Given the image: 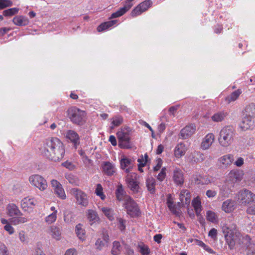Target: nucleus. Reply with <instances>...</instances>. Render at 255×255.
Instances as JSON below:
<instances>
[{
    "label": "nucleus",
    "mask_w": 255,
    "mask_h": 255,
    "mask_svg": "<svg viewBox=\"0 0 255 255\" xmlns=\"http://www.w3.org/2000/svg\"><path fill=\"white\" fill-rule=\"evenodd\" d=\"M133 166V161L127 157H124L121 160V166L122 169L125 170L126 173H129Z\"/></svg>",
    "instance_id": "nucleus-26"
},
{
    "label": "nucleus",
    "mask_w": 255,
    "mask_h": 255,
    "mask_svg": "<svg viewBox=\"0 0 255 255\" xmlns=\"http://www.w3.org/2000/svg\"><path fill=\"white\" fill-rule=\"evenodd\" d=\"M217 191L213 190H208L206 192V195L208 198H214L217 195Z\"/></svg>",
    "instance_id": "nucleus-60"
},
{
    "label": "nucleus",
    "mask_w": 255,
    "mask_h": 255,
    "mask_svg": "<svg viewBox=\"0 0 255 255\" xmlns=\"http://www.w3.org/2000/svg\"><path fill=\"white\" fill-rule=\"evenodd\" d=\"M6 211L7 215L11 217L9 219V222L13 225L23 224L28 221L27 218L22 217V212L14 204H8L6 207Z\"/></svg>",
    "instance_id": "nucleus-3"
},
{
    "label": "nucleus",
    "mask_w": 255,
    "mask_h": 255,
    "mask_svg": "<svg viewBox=\"0 0 255 255\" xmlns=\"http://www.w3.org/2000/svg\"><path fill=\"white\" fill-rule=\"evenodd\" d=\"M36 201L34 198L25 197L21 201V207L24 211H28L29 209H32L35 205Z\"/></svg>",
    "instance_id": "nucleus-20"
},
{
    "label": "nucleus",
    "mask_w": 255,
    "mask_h": 255,
    "mask_svg": "<svg viewBox=\"0 0 255 255\" xmlns=\"http://www.w3.org/2000/svg\"><path fill=\"white\" fill-rule=\"evenodd\" d=\"M191 193L186 189H182L179 194V199L181 202L184 205H189L191 201Z\"/></svg>",
    "instance_id": "nucleus-25"
},
{
    "label": "nucleus",
    "mask_w": 255,
    "mask_h": 255,
    "mask_svg": "<svg viewBox=\"0 0 255 255\" xmlns=\"http://www.w3.org/2000/svg\"><path fill=\"white\" fill-rule=\"evenodd\" d=\"M196 126L194 124L186 126L180 131V135L183 139H187L191 137L196 131Z\"/></svg>",
    "instance_id": "nucleus-15"
},
{
    "label": "nucleus",
    "mask_w": 255,
    "mask_h": 255,
    "mask_svg": "<svg viewBox=\"0 0 255 255\" xmlns=\"http://www.w3.org/2000/svg\"><path fill=\"white\" fill-rule=\"evenodd\" d=\"M187 150L185 144L182 142L178 143L174 149V155L177 158L183 156Z\"/></svg>",
    "instance_id": "nucleus-28"
},
{
    "label": "nucleus",
    "mask_w": 255,
    "mask_h": 255,
    "mask_svg": "<svg viewBox=\"0 0 255 255\" xmlns=\"http://www.w3.org/2000/svg\"><path fill=\"white\" fill-rule=\"evenodd\" d=\"M47 233L51 235V236L56 240H59L61 239V233L59 227L51 226H50L47 231Z\"/></svg>",
    "instance_id": "nucleus-27"
},
{
    "label": "nucleus",
    "mask_w": 255,
    "mask_h": 255,
    "mask_svg": "<svg viewBox=\"0 0 255 255\" xmlns=\"http://www.w3.org/2000/svg\"><path fill=\"white\" fill-rule=\"evenodd\" d=\"M0 255H9L7 247L1 243H0Z\"/></svg>",
    "instance_id": "nucleus-57"
},
{
    "label": "nucleus",
    "mask_w": 255,
    "mask_h": 255,
    "mask_svg": "<svg viewBox=\"0 0 255 255\" xmlns=\"http://www.w3.org/2000/svg\"><path fill=\"white\" fill-rule=\"evenodd\" d=\"M244 175L242 170L234 169L231 170L228 174L229 180L233 183L240 181Z\"/></svg>",
    "instance_id": "nucleus-16"
},
{
    "label": "nucleus",
    "mask_w": 255,
    "mask_h": 255,
    "mask_svg": "<svg viewBox=\"0 0 255 255\" xmlns=\"http://www.w3.org/2000/svg\"><path fill=\"white\" fill-rule=\"evenodd\" d=\"M86 215L91 225L100 220V218L97 212L93 210H88L86 212Z\"/></svg>",
    "instance_id": "nucleus-30"
},
{
    "label": "nucleus",
    "mask_w": 255,
    "mask_h": 255,
    "mask_svg": "<svg viewBox=\"0 0 255 255\" xmlns=\"http://www.w3.org/2000/svg\"><path fill=\"white\" fill-rule=\"evenodd\" d=\"M18 11V8H11L5 10L3 11V15L5 16H12L16 13H17Z\"/></svg>",
    "instance_id": "nucleus-50"
},
{
    "label": "nucleus",
    "mask_w": 255,
    "mask_h": 255,
    "mask_svg": "<svg viewBox=\"0 0 255 255\" xmlns=\"http://www.w3.org/2000/svg\"><path fill=\"white\" fill-rule=\"evenodd\" d=\"M138 248L139 252L142 255H149L150 250L147 245L142 243L138 245Z\"/></svg>",
    "instance_id": "nucleus-44"
},
{
    "label": "nucleus",
    "mask_w": 255,
    "mask_h": 255,
    "mask_svg": "<svg viewBox=\"0 0 255 255\" xmlns=\"http://www.w3.org/2000/svg\"><path fill=\"white\" fill-rule=\"evenodd\" d=\"M57 219V215L54 214H50L46 216L45 219V221L47 224H51L55 222Z\"/></svg>",
    "instance_id": "nucleus-52"
},
{
    "label": "nucleus",
    "mask_w": 255,
    "mask_h": 255,
    "mask_svg": "<svg viewBox=\"0 0 255 255\" xmlns=\"http://www.w3.org/2000/svg\"><path fill=\"white\" fill-rule=\"evenodd\" d=\"M117 20H112L107 22H103L99 25L97 27V31L98 32H102L106 30L114 25L116 24L117 22Z\"/></svg>",
    "instance_id": "nucleus-36"
},
{
    "label": "nucleus",
    "mask_w": 255,
    "mask_h": 255,
    "mask_svg": "<svg viewBox=\"0 0 255 255\" xmlns=\"http://www.w3.org/2000/svg\"><path fill=\"white\" fill-rule=\"evenodd\" d=\"M235 203L232 199H228L223 203L222 209L226 213H231L235 209Z\"/></svg>",
    "instance_id": "nucleus-29"
},
{
    "label": "nucleus",
    "mask_w": 255,
    "mask_h": 255,
    "mask_svg": "<svg viewBox=\"0 0 255 255\" xmlns=\"http://www.w3.org/2000/svg\"><path fill=\"white\" fill-rule=\"evenodd\" d=\"M234 183L227 182L220 189L219 195L222 197H228L233 191Z\"/></svg>",
    "instance_id": "nucleus-23"
},
{
    "label": "nucleus",
    "mask_w": 255,
    "mask_h": 255,
    "mask_svg": "<svg viewBox=\"0 0 255 255\" xmlns=\"http://www.w3.org/2000/svg\"><path fill=\"white\" fill-rule=\"evenodd\" d=\"M39 149L43 156L54 162L61 160L65 154L64 145L57 137H51L45 139Z\"/></svg>",
    "instance_id": "nucleus-1"
},
{
    "label": "nucleus",
    "mask_w": 255,
    "mask_h": 255,
    "mask_svg": "<svg viewBox=\"0 0 255 255\" xmlns=\"http://www.w3.org/2000/svg\"><path fill=\"white\" fill-rule=\"evenodd\" d=\"M167 204L168 206V207L170 209V210L175 215L177 216L179 215V212L178 210L177 209V207H176L175 205L173 204V202H172L171 200H168L167 202Z\"/></svg>",
    "instance_id": "nucleus-47"
},
{
    "label": "nucleus",
    "mask_w": 255,
    "mask_h": 255,
    "mask_svg": "<svg viewBox=\"0 0 255 255\" xmlns=\"http://www.w3.org/2000/svg\"><path fill=\"white\" fill-rule=\"evenodd\" d=\"M29 181L31 185L41 191H45L47 187V182L46 180L39 174H33L29 176Z\"/></svg>",
    "instance_id": "nucleus-7"
},
{
    "label": "nucleus",
    "mask_w": 255,
    "mask_h": 255,
    "mask_svg": "<svg viewBox=\"0 0 255 255\" xmlns=\"http://www.w3.org/2000/svg\"><path fill=\"white\" fill-rule=\"evenodd\" d=\"M127 198V201L124 203L127 213L131 217H138L140 212L137 204L131 197Z\"/></svg>",
    "instance_id": "nucleus-8"
},
{
    "label": "nucleus",
    "mask_w": 255,
    "mask_h": 255,
    "mask_svg": "<svg viewBox=\"0 0 255 255\" xmlns=\"http://www.w3.org/2000/svg\"><path fill=\"white\" fill-rule=\"evenodd\" d=\"M217 230L215 228H212L209 232L208 235L211 238L215 239L217 238Z\"/></svg>",
    "instance_id": "nucleus-63"
},
{
    "label": "nucleus",
    "mask_w": 255,
    "mask_h": 255,
    "mask_svg": "<svg viewBox=\"0 0 255 255\" xmlns=\"http://www.w3.org/2000/svg\"><path fill=\"white\" fill-rule=\"evenodd\" d=\"M116 196L117 199L119 201H123L125 203L127 201L128 198L127 197H130L129 196L127 195L126 191L124 189L122 185H120L118 186L117 189L116 190Z\"/></svg>",
    "instance_id": "nucleus-24"
},
{
    "label": "nucleus",
    "mask_w": 255,
    "mask_h": 255,
    "mask_svg": "<svg viewBox=\"0 0 255 255\" xmlns=\"http://www.w3.org/2000/svg\"><path fill=\"white\" fill-rule=\"evenodd\" d=\"M70 192L75 198L77 204L84 207L87 206L89 202L86 193L78 188L72 189Z\"/></svg>",
    "instance_id": "nucleus-9"
},
{
    "label": "nucleus",
    "mask_w": 255,
    "mask_h": 255,
    "mask_svg": "<svg viewBox=\"0 0 255 255\" xmlns=\"http://www.w3.org/2000/svg\"><path fill=\"white\" fill-rule=\"evenodd\" d=\"M241 93V90L238 89L233 92L230 95L228 96L226 98V100L229 103L232 102H234L238 98V97H239Z\"/></svg>",
    "instance_id": "nucleus-41"
},
{
    "label": "nucleus",
    "mask_w": 255,
    "mask_h": 255,
    "mask_svg": "<svg viewBox=\"0 0 255 255\" xmlns=\"http://www.w3.org/2000/svg\"><path fill=\"white\" fill-rule=\"evenodd\" d=\"M228 113L226 111H219L212 116V120L215 122H220L224 120L228 116Z\"/></svg>",
    "instance_id": "nucleus-33"
},
{
    "label": "nucleus",
    "mask_w": 255,
    "mask_h": 255,
    "mask_svg": "<svg viewBox=\"0 0 255 255\" xmlns=\"http://www.w3.org/2000/svg\"><path fill=\"white\" fill-rule=\"evenodd\" d=\"M74 217L72 212L66 211L64 213V220L66 223H70L73 222Z\"/></svg>",
    "instance_id": "nucleus-49"
},
{
    "label": "nucleus",
    "mask_w": 255,
    "mask_h": 255,
    "mask_svg": "<svg viewBox=\"0 0 255 255\" xmlns=\"http://www.w3.org/2000/svg\"><path fill=\"white\" fill-rule=\"evenodd\" d=\"M238 201L243 205L255 203V194L251 191L244 189L240 190L237 195Z\"/></svg>",
    "instance_id": "nucleus-5"
},
{
    "label": "nucleus",
    "mask_w": 255,
    "mask_h": 255,
    "mask_svg": "<svg viewBox=\"0 0 255 255\" xmlns=\"http://www.w3.org/2000/svg\"><path fill=\"white\" fill-rule=\"evenodd\" d=\"M173 179L174 183L179 186L183 185L184 178L182 171L181 169L176 168L173 172Z\"/></svg>",
    "instance_id": "nucleus-18"
},
{
    "label": "nucleus",
    "mask_w": 255,
    "mask_h": 255,
    "mask_svg": "<svg viewBox=\"0 0 255 255\" xmlns=\"http://www.w3.org/2000/svg\"><path fill=\"white\" fill-rule=\"evenodd\" d=\"M156 165L153 168L154 172L158 171L162 165V160L161 158H158L156 160Z\"/></svg>",
    "instance_id": "nucleus-59"
},
{
    "label": "nucleus",
    "mask_w": 255,
    "mask_h": 255,
    "mask_svg": "<svg viewBox=\"0 0 255 255\" xmlns=\"http://www.w3.org/2000/svg\"><path fill=\"white\" fill-rule=\"evenodd\" d=\"M198 184H206L207 185L211 183L210 180L208 178L207 176H199V178H197V181Z\"/></svg>",
    "instance_id": "nucleus-55"
},
{
    "label": "nucleus",
    "mask_w": 255,
    "mask_h": 255,
    "mask_svg": "<svg viewBox=\"0 0 255 255\" xmlns=\"http://www.w3.org/2000/svg\"><path fill=\"white\" fill-rule=\"evenodd\" d=\"M66 137L73 143L75 148H77L80 144V138L77 132L73 130H69L66 133Z\"/></svg>",
    "instance_id": "nucleus-19"
},
{
    "label": "nucleus",
    "mask_w": 255,
    "mask_h": 255,
    "mask_svg": "<svg viewBox=\"0 0 255 255\" xmlns=\"http://www.w3.org/2000/svg\"><path fill=\"white\" fill-rule=\"evenodd\" d=\"M65 255H77V251L74 249H69L66 251Z\"/></svg>",
    "instance_id": "nucleus-64"
},
{
    "label": "nucleus",
    "mask_w": 255,
    "mask_h": 255,
    "mask_svg": "<svg viewBox=\"0 0 255 255\" xmlns=\"http://www.w3.org/2000/svg\"><path fill=\"white\" fill-rule=\"evenodd\" d=\"M152 4V1L151 0H145L132 9L130 13V15L134 17L140 15L142 12L147 10Z\"/></svg>",
    "instance_id": "nucleus-11"
},
{
    "label": "nucleus",
    "mask_w": 255,
    "mask_h": 255,
    "mask_svg": "<svg viewBox=\"0 0 255 255\" xmlns=\"http://www.w3.org/2000/svg\"><path fill=\"white\" fill-rule=\"evenodd\" d=\"M215 139L214 135L210 133L207 134L203 138L201 144V147L203 150L208 149L213 143Z\"/></svg>",
    "instance_id": "nucleus-22"
},
{
    "label": "nucleus",
    "mask_w": 255,
    "mask_h": 255,
    "mask_svg": "<svg viewBox=\"0 0 255 255\" xmlns=\"http://www.w3.org/2000/svg\"><path fill=\"white\" fill-rule=\"evenodd\" d=\"M222 229L227 244L230 249H233L236 244V240L240 236L236 224L234 222L227 221Z\"/></svg>",
    "instance_id": "nucleus-2"
},
{
    "label": "nucleus",
    "mask_w": 255,
    "mask_h": 255,
    "mask_svg": "<svg viewBox=\"0 0 255 255\" xmlns=\"http://www.w3.org/2000/svg\"><path fill=\"white\" fill-rule=\"evenodd\" d=\"M155 185L156 181L154 178L152 177H148L146 180V186L148 192L150 194H153L155 193Z\"/></svg>",
    "instance_id": "nucleus-32"
},
{
    "label": "nucleus",
    "mask_w": 255,
    "mask_h": 255,
    "mask_svg": "<svg viewBox=\"0 0 255 255\" xmlns=\"http://www.w3.org/2000/svg\"><path fill=\"white\" fill-rule=\"evenodd\" d=\"M205 159V155L200 152H196L194 153V161L196 162H202Z\"/></svg>",
    "instance_id": "nucleus-53"
},
{
    "label": "nucleus",
    "mask_w": 255,
    "mask_h": 255,
    "mask_svg": "<svg viewBox=\"0 0 255 255\" xmlns=\"http://www.w3.org/2000/svg\"><path fill=\"white\" fill-rule=\"evenodd\" d=\"M12 4V2L10 0H0V9L10 6Z\"/></svg>",
    "instance_id": "nucleus-56"
},
{
    "label": "nucleus",
    "mask_w": 255,
    "mask_h": 255,
    "mask_svg": "<svg viewBox=\"0 0 255 255\" xmlns=\"http://www.w3.org/2000/svg\"><path fill=\"white\" fill-rule=\"evenodd\" d=\"M247 213L249 214L255 215V203L249 206L247 209Z\"/></svg>",
    "instance_id": "nucleus-61"
},
{
    "label": "nucleus",
    "mask_w": 255,
    "mask_h": 255,
    "mask_svg": "<svg viewBox=\"0 0 255 255\" xmlns=\"http://www.w3.org/2000/svg\"><path fill=\"white\" fill-rule=\"evenodd\" d=\"M117 137L119 140V145L122 148H130L131 145L130 142V136L129 133L124 130L117 132Z\"/></svg>",
    "instance_id": "nucleus-10"
},
{
    "label": "nucleus",
    "mask_w": 255,
    "mask_h": 255,
    "mask_svg": "<svg viewBox=\"0 0 255 255\" xmlns=\"http://www.w3.org/2000/svg\"><path fill=\"white\" fill-rule=\"evenodd\" d=\"M130 9L128 6L124 4V6L122 7H121L116 12L113 13L110 17V19L115 18L119 17H120L123 15L125 13H126Z\"/></svg>",
    "instance_id": "nucleus-37"
},
{
    "label": "nucleus",
    "mask_w": 255,
    "mask_h": 255,
    "mask_svg": "<svg viewBox=\"0 0 255 255\" xmlns=\"http://www.w3.org/2000/svg\"><path fill=\"white\" fill-rule=\"evenodd\" d=\"M18 237L20 241L23 243H27V237L25 235V232L23 231H20L18 234Z\"/></svg>",
    "instance_id": "nucleus-58"
},
{
    "label": "nucleus",
    "mask_w": 255,
    "mask_h": 255,
    "mask_svg": "<svg viewBox=\"0 0 255 255\" xmlns=\"http://www.w3.org/2000/svg\"><path fill=\"white\" fill-rule=\"evenodd\" d=\"M122 250V247L121 244L118 241H114L113 243V247L111 250V254L113 255H119L121 254Z\"/></svg>",
    "instance_id": "nucleus-39"
},
{
    "label": "nucleus",
    "mask_w": 255,
    "mask_h": 255,
    "mask_svg": "<svg viewBox=\"0 0 255 255\" xmlns=\"http://www.w3.org/2000/svg\"><path fill=\"white\" fill-rule=\"evenodd\" d=\"M254 122L253 118L244 115L242 122L240 124V128L243 131H246L253 128Z\"/></svg>",
    "instance_id": "nucleus-17"
},
{
    "label": "nucleus",
    "mask_w": 255,
    "mask_h": 255,
    "mask_svg": "<svg viewBox=\"0 0 255 255\" xmlns=\"http://www.w3.org/2000/svg\"><path fill=\"white\" fill-rule=\"evenodd\" d=\"M192 205L194 207L196 215L197 216L200 215L202 210V206L200 197L197 196L194 198L192 201Z\"/></svg>",
    "instance_id": "nucleus-35"
},
{
    "label": "nucleus",
    "mask_w": 255,
    "mask_h": 255,
    "mask_svg": "<svg viewBox=\"0 0 255 255\" xmlns=\"http://www.w3.org/2000/svg\"><path fill=\"white\" fill-rule=\"evenodd\" d=\"M51 185L54 190V193L62 199L66 198V196L62 185L56 180L52 179L51 181Z\"/></svg>",
    "instance_id": "nucleus-12"
},
{
    "label": "nucleus",
    "mask_w": 255,
    "mask_h": 255,
    "mask_svg": "<svg viewBox=\"0 0 255 255\" xmlns=\"http://www.w3.org/2000/svg\"><path fill=\"white\" fill-rule=\"evenodd\" d=\"M65 177L69 183L74 185H78L79 180L78 178L73 174L71 173H66L65 175Z\"/></svg>",
    "instance_id": "nucleus-43"
},
{
    "label": "nucleus",
    "mask_w": 255,
    "mask_h": 255,
    "mask_svg": "<svg viewBox=\"0 0 255 255\" xmlns=\"http://www.w3.org/2000/svg\"><path fill=\"white\" fill-rule=\"evenodd\" d=\"M101 210L104 215L110 220L113 221L114 218V210L109 208L102 207Z\"/></svg>",
    "instance_id": "nucleus-40"
},
{
    "label": "nucleus",
    "mask_w": 255,
    "mask_h": 255,
    "mask_svg": "<svg viewBox=\"0 0 255 255\" xmlns=\"http://www.w3.org/2000/svg\"><path fill=\"white\" fill-rule=\"evenodd\" d=\"M234 135L235 132L232 127L226 126L223 128L220 133L219 143L223 147L229 146L233 142Z\"/></svg>",
    "instance_id": "nucleus-4"
},
{
    "label": "nucleus",
    "mask_w": 255,
    "mask_h": 255,
    "mask_svg": "<svg viewBox=\"0 0 255 255\" xmlns=\"http://www.w3.org/2000/svg\"><path fill=\"white\" fill-rule=\"evenodd\" d=\"M4 229L7 231L10 235H12L14 233V230L13 228L11 225L7 224L4 226Z\"/></svg>",
    "instance_id": "nucleus-62"
},
{
    "label": "nucleus",
    "mask_w": 255,
    "mask_h": 255,
    "mask_svg": "<svg viewBox=\"0 0 255 255\" xmlns=\"http://www.w3.org/2000/svg\"><path fill=\"white\" fill-rule=\"evenodd\" d=\"M109 241V235L106 233H103L102 237L98 239L95 243L96 249L101 251L104 247L108 246Z\"/></svg>",
    "instance_id": "nucleus-21"
},
{
    "label": "nucleus",
    "mask_w": 255,
    "mask_h": 255,
    "mask_svg": "<svg viewBox=\"0 0 255 255\" xmlns=\"http://www.w3.org/2000/svg\"><path fill=\"white\" fill-rule=\"evenodd\" d=\"M123 122V118L121 116H116L112 119L111 124L112 126L111 127L112 129H113L115 127L120 126Z\"/></svg>",
    "instance_id": "nucleus-46"
},
{
    "label": "nucleus",
    "mask_w": 255,
    "mask_h": 255,
    "mask_svg": "<svg viewBox=\"0 0 255 255\" xmlns=\"http://www.w3.org/2000/svg\"><path fill=\"white\" fill-rule=\"evenodd\" d=\"M95 193L97 196L100 197L101 200H104L106 198V196L103 193V187L101 184H97Z\"/></svg>",
    "instance_id": "nucleus-45"
},
{
    "label": "nucleus",
    "mask_w": 255,
    "mask_h": 255,
    "mask_svg": "<svg viewBox=\"0 0 255 255\" xmlns=\"http://www.w3.org/2000/svg\"><path fill=\"white\" fill-rule=\"evenodd\" d=\"M68 115L74 124L80 125L83 124L86 114L84 111L76 107H72L68 110Z\"/></svg>",
    "instance_id": "nucleus-6"
},
{
    "label": "nucleus",
    "mask_w": 255,
    "mask_h": 255,
    "mask_svg": "<svg viewBox=\"0 0 255 255\" xmlns=\"http://www.w3.org/2000/svg\"><path fill=\"white\" fill-rule=\"evenodd\" d=\"M243 114L254 118L255 116V104L252 103L247 105L243 111Z\"/></svg>",
    "instance_id": "nucleus-34"
},
{
    "label": "nucleus",
    "mask_w": 255,
    "mask_h": 255,
    "mask_svg": "<svg viewBox=\"0 0 255 255\" xmlns=\"http://www.w3.org/2000/svg\"><path fill=\"white\" fill-rule=\"evenodd\" d=\"M166 168L164 167L162 168L161 171L157 176V179L160 182L163 181L166 176Z\"/></svg>",
    "instance_id": "nucleus-54"
},
{
    "label": "nucleus",
    "mask_w": 255,
    "mask_h": 255,
    "mask_svg": "<svg viewBox=\"0 0 255 255\" xmlns=\"http://www.w3.org/2000/svg\"><path fill=\"white\" fill-rule=\"evenodd\" d=\"M27 17L23 16H17L13 18V22L18 26H25L28 23Z\"/></svg>",
    "instance_id": "nucleus-38"
},
{
    "label": "nucleus",
    "mask_w": 255,
    "mask_h": 255,
    "mask_svg": "<svg viewBox=\"0 0 255 255\" xmlns=\"http://www.w3.org/2000/svg\"><path fill=\"white\" fill-rule=\"evenodd\" d=\"M102 172L108 176H112L116 172V168L114 164L109 161L103 162L102 164Z\"/></svg>",
    "instance_id": "nucleus-14"
},
{
    "label": "nucleus",
    "mask_w": 255,
    "mask_h": 255,
    "mask_svg": "<svg viewBox=\"0 0 255 255\" xmlns=\"http://www.w3.org/2000/svg\"><path fill=\"white\" fill-rule=\"evenodd\" d=\"M234 161V156L232 154H229L222 156L219 159V161L224 167L230 165Z\"/></svg>",
    "instance_id": "nucleus-31"
},
{
    "label": "nucleus",
    "mask_w": 255,
    "mask_h": 255,
    "mask_svg": "<svg viewBox=\"0 0 255 255\" xmlns=\"http://www.w3.org/2000/svg\"><path fill=\"white\" fill-rule=\"evenodd\" d=\"M118 221V228L119 229V230L123 232L126 229V220H124L121 218H117Z\"/></svg>",
    "instance_id": "nucleus-51"
},
{
    "label": "nucleus",
    "mask_w": 255,
    "mask_h": 255,
    "mask_svg": "<svg viewBox=\"0 0 255 255\" xmlns=\"http://www.w3.org/2000/svg\"><path fill=\"white\" fill-rule=\"evenodd\" d=\"M136 175L134 176L130 175H128L126 181L128 183V187L133 193H137L139 191V183L136 180Z\"/></svg>",
    "instance_id": "nucleus-13"
},
{
    "label": "nucleus",
    "mask_w": 255,
    "mask_h": 255,
    "mask_svg": "<svg viewBox=\"0 0 255 255\" xmlns=\"http://www.w3.org/2000/svg\"><path fill=\"white\" fill-rule=\"evenodd\" d=\"M207 219L212 223H215L217 221V216L215 213L211 211L207 212Z\"/></svg>",
    "instance_id": "nucleus-48"
},
{
    "label": "nucleus",
    "mask_w": 255,
    "mask_h": 255,
    "mask_svg": "<svg viewBox=\"0 0 255 255\" xmlns=\"http://www.w3.org/2000/svg\"><path fill=\"white\" fill-rule=\"evenodd\" d=\"M75 232L79 239L83 240L85 238V232L82 228V225L79 224L75 227Z\"/></svg>",
    "instance_id": "nucleus-42"
}]
</instances>
